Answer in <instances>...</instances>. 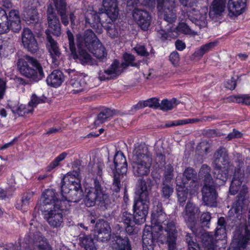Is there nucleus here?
<instances>
[{
    "label": "nucleus",
    "instance_id": "nucleus-26",
    "mask_svg": "<svg viewBox=\"0 0 250 250\" xmlns=\"http://www.w3.org/2000/svg\"><path fill=\"white\" fill-rule=\"evenodd\" d=\"M116 20H112L109 18L106 20V22H104L102 25L106 31L108 35L111 38H118L121 34V28L120 26L114 22Z\"/></svg>",
    "mask_w": 250,
    "mask_h": 250
},
{
    "label": "nucleus",
    "instance_id": "nucleus-56",
    "mask_svg": "<svg viewBox=\"0 0 250 250\" xmlns=\"http://www.w3.org/2000/svg\"><path fill=\"white\" fill-rule=\"evenodd\" d=\"M173 171L174 169L172 165H167L164 173V178L162 182H171L174 176Z\"/></svg>",
    "mask_w": 250,
    "mask_h": 250
},
{
    "label": "nucleus",
    "instance_id": "nucleus-10",
    "mask_svg": "<svg viewBox=\"0 0 250 250\" xmlns=\"http://www.w3.org/2000/svg\"><path fill=\"white\" fill-rule=\"evenodd\" d=\"M245 177V173L244 169V163L243 161H239L238 164L235 169L234 173L233 175V179L231 181L230 186L229 187V191L231 195L236 194L239 190L240 193L243 187L245 186L248 189L247 187L245 185H243L241 187L242 182L244 181ZM248 191L247 192V194ZM246 195H245V196ZM246 200L245 201V202Z\"/></svg>",
    "mask_w": 250,
    "mask_h": 250
},
{
    "label": "nucleus",
    "instance_id": "nucleus-55",
    "mask_svg": "<svg viewBox=\"0 0 250 250\" xmlns=\"http://www.w3.org/2000/svg\"><path fill=\"white\" fill-rule=\"evenodd\" d=\"M14 186H10L5 188H0V198L3 199L11 196L15 191Z\"/></svg>",
    "mask_w": 250,
    "mask_h": 250
},
{
    "label": "nucleus",
    "instance_id": "nucleus-64",
    "mask_svg": "<svg viewBox=\"0 0 250 250\" xmlns=\"http://www.w3.org/2000/svg\"><path fill=\"white\" fill-rule=\"evenodd\" d=\"M124 180V178L117 176H114V179L112 186V189L116 192L120 191L121 185V182Z\"/></svg>",
    "mask_w": 250,
    "mask_h": 250
},
{
    "label": "nucleus",
    "instance_id": "nucleus-27",
    "mask_svg": "<svg viewBox=\"0 0 250 250\" xmlns=\"http://www.w3.org/2000/svg\"><path fill=\"white\" fill-rule=\"evenodd\" d=\"M79 241L82 247L85 250H97L96 244L97 239H95L94 235L81 234Z\"/></svg>",
    "mask_w": 250,
    "mask_h": 250
},
{
    "label": "nucleus",
    "instance_id": "nucleus-1",
    "mask_svg": "<svg viewBox=\"0 0 250 250\" xmlns=\"http://www.w3.org/2000/svg\"><path fill=\"white\" fill-rule=\"evenodd\" d=\"M151 214V226L146 227L142 236L143 250H153L158 241H165L168 250H176L178 231L173 221H167V216L164 212L162 203L154 201Z\"/></svg>",
    "mask_w": 250,
    "mask_h": 250
},
{
    "label": "nucleus",
    "instance_id": "nucleus-34",
    "mask_svg": "<svg viewBox=\"0 0 250 250\" xmlns=\"http://www.w3.org/2000/svg\"><path fill=\"white\" fill-rule=\"evenodd\" d=\"M24 19L28 24L37 23L39 16L37 10L35 8H29L24 13Z\"/></svg>",
    "mask_w": 250,
    "mask_h": 250
},
{
    "label": "nucleus",
    "instance_id": "nucleus-60",
    "mask_svg": "<svg viewBox=\"0 0 250 250\" xmlns=\"http://www.w3.org/2000/svg\"><path fill=\"white\" fill-rule=\"evenodd\" d=\"M210 148V144L207 141H203L199 144L197 149L202 155H206L209 152Z\"/></svg>",
    "mask_w": 250,
    "mask_h": 250
},
{
    "label": "nucleus",
    "instance_id": "nucleus-28",
    "mask_svg": "<svg viewBox=\"0 0 250 250\" xmlns=\"http://www.w3.org/2000/svg\"><path fill=\"white\" fill-rule=\"evenodd\" d=\"M63 81V74L59 70H53L46 79L47 83L48 85L55 87H57L61 85Z\"/></svg>",
    "mask_w": 250,
    "mask_h": 250
},
{
    "label": "nucleus",
    "instance_id": "nucleus-11",
    "mask_svg": "<svg viewBox=\"0 0 250 250\" xmlns=\"http://www.w3.org/2000/svg\"><path fill=\"white\" fill-rule=\"evenodd\" d=\"M66 206H54V208H51L44 211V217L49 225L53 228H58L61 226L63 223L62 210H66Z\"/></svg>",
    "mask_w": 250,
    "mask_h": 250
},
{
    "label": "nucleus",
    "instance_id": "nucleus-51",
    "mask_svg": "<svg viewBox=\"0 0 250 250\" xmlns=\"http://www.w3.org/2000/svg\"><path fill=\"white\" fill-rule=\"evenodd\" d=\"M80 169L79 168H78L76 170H73L72 172H69L67 173V175L63 176L62 181H65L67 180V183H69V179H71V180H73V181H76L77 179H78L79 181H81L80 179Z\"/></svg>",
    "mask_w": 250,
    "mask_h": 250
},
{
    "label": "nucleus",
    "instance_id": "nucleus-3",
    "mask_svg": "<svg viewBox=\"0 0 250 250\" xmlns=\"http://www.w3.org/2000/svg\"><path fill=\"white\" fill-rule=\"evenodd\" d=\"M150 182V179H147V181L144 179H140L138 181L133 204V222L136 224L140 225L146 221L148 212V183Z\"/></svg>",
    "mask_w": 250,
    "mask_h": 250
},
{
    "label": "nucleus",
    "instance_id": "nucleus-47",
    "mask_svg": "<svg viewBox=\"0 0 250 250\" xmlns=\"http://www.w3.org/2000/svg\"><path fill=\"white\" fill-rule=\"evenodd\" d=\"M114 167L127 165L126 158L122 152L119 151L115 154L114 158Z\"/></svg>",
    "mask_w": 250,
    "mask_h": 250
},
{
    "label": "nucleus",
    "instance_id": "nucleus-37",
    "mask_svg": "<svg viewBox=\"0 0 250 250\" xmlns=\"http://www.w3.org/2000/svg\"><path fill=\"white\" fill-rule=\"evenodd\" d=\"M174 192V188L170 182H162L161 187L162 198L165 200H169Z\"/></svg>",
    "mask_w": 250,
    "mask_h": 250
},
{
    "label": "nucleus",
    "instance_id": "nucleus-58",
    "mask_svg": "<svg viewBox=\"0 0 250 250\" xmlns=\"http://www.w3.org/2000/svg\"><path fill=\"white\" fill-rule=\"evenodd\" d=\"M115 171L113 172L114 176L120 177L124 178L126 176L127 171V165L119 166V167H114Z\"/></svg>",
    "mask_w": 250,
    "mask_h": 250
},
{
    "label": "nucleus",
    "instance_id": "nucleus-44",
    "mask_svg": "<svg viewBox=\"0 0 250 250\" xmlns=\"http://www.w3.org/2000/svg\"><path fill=\"white\" fill-rule=\"evenodd\" d=\"M111 231L109 223L104 219H99L97 221L95 227V232Z\"/></svg>",
    "mask_w": 250,
    "mask_h": 250
},
{
    "label": "nucleus",
    "instance_id": "nucleus-17",
    "mask_svg": "<svg viewBox=\"0 0 250 250\" xmlns=\"http://www.w3.org/2000/svg\"><path fill=\"white\" fill-rule=\"evenodd\" d=\"M22 42L28 51L36 53L38 49V43L32 31L29 28H24L21 34Z\"/></svg>",
    "mask_w": 250,
    "mask_h": 250
},
{
    "label": "nucleus",
    "instance_id": "nucleus-4",
    "mask_svg": "<svg viewBox=\"0 0 250 250\" xmlns=\"http://www.w3.org/2000/svg\"><path fill=\"white\" fill-rule=\"evenodd\" d=\"M84 203L87 207L97 205L101 209L105 210L112 207L114 201L106 193L105 188L102 186L97 178H95L92 187L87 193Z\"/></svg>",
    "mask_w": 250,
    "mask_h": 250
},
{
    "label": "nucleus",
    "instance_id": "nucleus-7",
    "mask_svg": "<svg viewBox=\"0 0 250 250\" xmlns=\"http://www.w3.org/2000/svg\"><path fill=\"white\" fill-rule=\"evenodd\" d=\"M67 181H62L61 186L62 201L64 206L65 202L68 204L70 202L78 203L83 197V192L82 189L81 181L77 179L76 181H73L69 179V183Z\"/></svg>",
    "mask_w": 250,
    "mask_h": 250
},
{
    "label": "nucleus",
    "instance_id": "nucleus-45",
    "mask_svg": "<svg viewBox=\"0 0 250 250\" xmlns=\"http://www.w3.org/2000/svg\"><path fill=\"white\" fill-rule=\"evenodd\" d=\"M215 44L216 43L215 42H211L201 46L200 49L194 52V56L197 57H202L204 54L213 48Z\"/></svg>",
    "mask_w": 250,
    "mask_h": 250
},
{
    "label": "nucleus",
    "instance_id": "nucleus-13",
    "mask_svg": "<svg viewBox=\"0 0 250 250\" xmlns=\"http://www.w3.org/2000/svg\"><path fill=\"white\" fill-rule=\"evenodd\" d=\"M57 194L53 189H47L42 194L41 199L42 203L41 204V210L46 211L51 208H54V206H63L64 201L59 200L57 197Z\"/></svg>",
    "mask_w": 250,
    "mask_h": 250
},
{
    "label": "nucleus",
    "instance_id": "nucleus-38",
    "mask_svg": "<svg viewBox=\"0 0 250 250\" xmlns=\"http://www.w3.org/2000/svg\"><path fill=\"white\" fill-rule=\"evenodd\" d=\"M230 168L214 169L216 171L213 173L214 177L219 181V184L216 182V184L223 185L225 183L229 177V170Z\"/></svg>",
    "mask_w": 250,
    "mask_h": 250
},
{
    "label": "nucleus",
    "instance_id": "nucleus-36",
    "mask_svg": "<svg viewBox=\"0 0 250 250\" xmlns=\"http://www.w3.org/2000/svg\"><path fill=\"white\" fill-rule=\"evenodd\" d=\"M85 84L84 80L80 79L77 76H75L73 78L71 79L68 83V85L71 87L74 93L82 91Z\"/></svg>",
    "mask_w": 250,
    "mask_h": 250
},
{
    "label": "nucleus",
    "instance_id": "nucleus-61",
    "mask_svg": "<svg viewBox=\"0 0 250 250\" xmlns=\"http://www.w3.org/2000/svg\"><path fill=\"white\" fill-rule=\"evenodd\" d=\"M199 185L197 180L190 181L188 186L185 187V189L188 190L190 195H195L197 193Z\"/></svg>",
    "mask_w": 250,
    "mask_h": 250
},
{
    "label": "nucleus",
    "instance_id": "nucleus-31",
    "mask_svg": "<svg viewBox=\"0 0 250 250\" xmlns=\"http://www.w3.org/2000/svg\"><path fill=\"white\" fill-rule=\"evenodd\" d=\"M200 241L204 247V250H215L216 240L212 235L208 232L202 233L200 237Z\"/></svg>",
    "mask_w": 250,
    "mask_h": 250
},
{
    "label": "nucleus",
    "instance_id": "nucleus-39",
    "mask_svg": "<svg viewBox=\"0 0 250 250\" xmlns=\"http://www.w3.org/2000/svg\"><path fill=\"white\" fill-rule=\"evenodd\" d=\"M12 112L19 116H22L33 111V108L28 104L27 105L21 104L11 107Z\"/></svg>",
    "mask_w": 250,
    "mask_h": 250
},
{
    "label": "nucleus",
    "instance_id": "nucleus-15",
    "mask_svg": "<svg viewBox=\"0 0 250 250\" xmlns=\"http://www.w3.org/2000/svg\"><path fill=\"white\" fill-rule=\"evenodd\" d=\"M212 164L214 169L230 168L231 164L228 151L225 147L221 146L215 151Z\"/></svg>",
    "mask_w": 250,
    "mask_h": 250
},
{
    "label": "nucleus",
    "instance_id": "nucleus-46",
    "mask_svg": "<svg viewBox=\"0 0 250 250\" xmlns=\"http://www.w3.org/2000/svg\"><path fill=\"white\" fill-rule=\"evenodd\" d=\"M229 99L233 102L250 105V96L248 95L230 96L229 97Z\"/></svg>",
    "mask_w": 250,
    "mask_h": 250
},
{
    "label": "nucleus",
    "instance_id": "nucleus-48",
    "mask_svg": "<svg viewBox=\"0 0 250 250\" xmlns=\"http://www.w3.org/2000/svg\"><path fill=\"white\" fill-rule=\"evenodd\" d=\"M193 235L187 233L185 236V239L188 244V250H200L199 245L194 241L195 239Z\"/></svg>",
    "mask_w": 250,
    "mask_h": 250
},
{
    "label": "nucleus",
    "instance_id": "nucleus-23",
    "mask_svg": "<svg viewBox=\"0 0 250 250\" xmlns=\"http://www.w3.org/2000/svg\"><path fill=\"white\" fill-rule=\"evenodd\" d=\"M188 18L189 21L200 27L205 26L207 24V12H201L194 8L187 12Z\"/></svg>",
    "mask_w": 250,
    "mask_h": 250
},
{
    "label": "nucleus",
    "instance_id": "nucleus-16",
    "mask_svg": "<svg viewBox=\"0 0 250 250\" xmlns=\"http://www.w3.org/2000/svg\"><path fill=\"white\" fill-rule=\"evenodd\" d=\"M202 200L205 204L210 207L217 206V193L214 184H204L202 189Z\"/></svg>",
    "mask_w": 250,
    "mask_h": 250
},
{
    "label": "nucleus",
    "instance_id": "nucleus-6",
    "mask_svg": "<svg viewBox=\"0 0 250 250\" xmlns=\"http://www.w3.org/2000/svg\"><path fill=\"white\" fill-rule=\"evenodd\" d=\"M17 67L21 74L31 81L38 82L44 77L41 64L36 59L28 55L19 59Z\"/></svg>",
    "mask_w": 250,
    "mask_h": 250
},
{
    "label": "nucleus",
    "instance_id": "nucleus-49",
    "mask_svg": "<svg viewBox=\"0 0 250 250\" xmlns=\"http://www.w3.org/2000/svg\"><path fill=\"white\" fill-rule=\"evenodd\" d=\"M67 156L66 152H63L60 154L58 157H57L54 161H53L46 167V170L47 171H51L52 169L55 168L58 166H59L60 162L64 159Z\"/></svg>",
    "mask_w": 250,
    "mask_h": 250
},
{
    "label": "nucleus",
    "instance_id": "nucleus-40",
    "mask_svg": "<svg viewBox=\"0 0 250 250\" xmlns=\"http://www.w3.org/2000/svg\"><path fill=\"white\" fill-rule=\"evenodd\" d=\"M178 202L180 206L183 207L188 199V190L185 189V183L184 186H180L176 188Z\"/></svg>",
    "mask_w": 250,
    "mask_h": 250
},
{
    "label": "nucleus",
    "instance_id": "nucleus-24",
    "mask_svg": "<svg viewBox=\"0 0 250 250\" xmlns=\"http://www.w3.org/2000/svg\"><path fill=\"white\" fill-rule=\"evenodd\" d=\"M103 4L107 17L112 20H116L119 16L117 0H103Z\"/></svg>",
    "mask_w": 250,
    "mask_h": 250
},
{
    "label": "nucleus",
    "instance_id": "nucleus-22",
    "mask_svg": "<svg viewBox=\"0 0 250 250\" xmlns=\"http://www.w3.org/2000/svg\"><path fill=\"white\" fill-rule=\"evenodd\" d=\"M246 1L247 0H229L228 4L229 15L232 17L241 14L244 12Z\"/></svg>",
    "mask_w": 250,
    "mask_h": 250
},
{
    "label": "nucleus",
    "instance_id": "nucleus-59",
    "mask_svg": "<svg viewBox=\"0 0 250 250\" xmlns=\"http://www.w3.org/2000/svg\"><path fill=\"white\" fill-rule=\"evenodd\" d=\"M144 104L145 107L148 106L151 108L157 109L159 108L160 106L159 100L156 98H151L147 100L144 101Z\"/></svg>",
    "mask_w": 250,
    "mask_h": 250
},
{
    "label": "nucleus",
    "instance_id": "nucleus-12",
    "mask_svg": "<svg viewBox=\"0 0 250 250\" xmlns=\"http://www.w3.org/2000/svg\"><path fill=\"white\" fill-rule=\"evenodd\" d=\"M200 213L199 207L190 201H188L182 212V216L188 226L192 229Z\"/></svg>",
    "mask_w": 250,
    "mask_h": 250
},
{
    "label": "nucleus",
    "instance_id": "nucleus-62",
    "mask_svg": "<svg viewBox=\"0 0 250 250\" xmlns=\"http://www.w3.org/2000/svg\"><path fill=\"white\" fill-rule=\"evenodd\" d=\"M176 30L178 32L185 34H191L192 30L188 24L185 22H180L176 27Z\"/></svg>",
    "mask_w": 250,
    "mask_h": 250
},
{
    "label": "nucleus",
    "instance_id": "nucleus-8",
    "mask_svg": "<svg viewBox=\"0 0 250 250\" xmlns=\"http://www.w3.org/2000/svg\"><path fill=\"white\" fill-rule=\"evenodd\" d=\"M67 35L71 57L83 65H92L93 64L92 58L86 51V48L78 46V51H77L74 43V36L70 30L67 31Z\"/></svg>",
    "mask_w": 250,
    "mask_h": 250
},
{
    "label": "nucleus",
    "instance_id": "nucleus-21",
    "mask_svg": "<svg viewBox=\"0 0 250 250\" xmlns=\"http://www.w3.org/2000/svg\"><path fill=\"white\" fill-rule=\"evenodd\" d=\"M86 26H90L98 34L103 32L102 25L101 23V18L99 15L95 12H88L85 16Z\"/></svg>",
    "mask_w": 250,
    "mask_h": 250
},
{
    "label": "nucleus",
    "instance_id": "nucleus-50",
    "mask_svg": "<svg viewBox=\"0 0 250 250\" xmlns=\"http://www.w3.org/2000/svg\"><path fill=\"white\" fill-rule=\"evenodd\" d=\"M250 235L247 234L246 236L241 238L237 243V246L240 249L244 250H250Z\"/></svg>",
    "mask_w": 250,
    "mask_h": 250
},
{
    "label": "nucleus",
    "instance_id": "nucleus-33",
    "mask_svg": "<svg viewBox=\"0 0 250 250\" xmlns=\"http://www.w3.org/2000/svg\"><path fill=\"white\" fill-rule=\"evenodd\" d=\"M46 16L48 26L51 25L52 24L53 25L61 24L59 18L51 4L47 5Z\"/></svg>",
    "mask_w": 250,
    "mask_h": 250
},
{
    "label": "nucleus",
    "instance_id": "nucleus-57",
    "mask_svg": "<svg viewBox=\"0 0 250 250\" xmlns=\"http://www.w3.org/2000/svg\"><path fill=\"white\" fill-rule=\"evenodd\" d=\"M34 192H26L22 194L21 202L22 207H26L29 205L30 202L32 201Z\"/></svg>",
    "mask_w": 250,
    "mask_h": 250
},
{
    "label": "nucleus",
    "instance_id": "nucleus-54",
    "mask_svg": "<svg viewBox=\"0 0 250 250\" xmlns=\"http://www.w3.org/2000/svg\"><path fill=\"white\" fill-rule=\"evenodd\" d=\"M111 231H100L95 232V236H96V239L99 241L103 242H107L111 237Z\"/></svg>",
    "mask_w": 250,
    "mask_h": 250
},
{
    "label": "nucleus",
    "instance_id": "nucleus-52",
    "mask_svg": "<svg viewBox=\"0 0 250 250\" xmlns=\"http://www.w3.org/2000/svg\"><path fill=\"white\" fill-rule=\"evenodd\" d=\"M183 176L188 180L191 181H196L197 179V172L192 167L187 168L183 172Z\"/></svg>",
    "mask_w": 250,
    "mask_h": 250
},
{
    "label": "nucleus",
    "instance_id": "nucleus-9",
    "mask_svg": "<svg viewBox=\"0 0 250 250\" xmlns=\"http://www.w3.org/2000/svg\"><path fill=\"white\" fill-rule=\"evenodd\" d=\"M159 11H162L164 20L169 23L175 22L177 20L175 0H157Z\"/></svg>",
    "mask_w": 250,
    "mask_h": 250
},
{
    "label": "nucleus",
    "instance_id": "nucleus-53",
    "mask_svg": "<svg viewBox=\"0 0 250 250\" xmlns=\"http://www.w3.org/2000/svg\"><path fill=\"white\" fill-rule=\"evenodd\" d=\"M119 220L125 225L131 224V222H133V215L127 211H125L120 214Z\"/></svg>",
    "mask_w": 250,
    "mask_h": 250
},
{
    "label": "nucleus",
    "instance_id": "nucleus-5",
    "mask_svg": "<svg viewBox=\"0 0 250 250\" xmlns=\"http://www.w3.org/2000/svg\"><path fill=\"white\" fill-rule=\"evenodd\" d=\"M152 163V155L147 146L140 145L135 148L132 165L133 173L136 176L147 175L150 172Z\"/></svg>",
    "mask_w": 250,
    "mask_h": 250
},
{
    "label": "nucleus",
    "instance_id": "nucleus-19",
    "mask_svg": "<svg viewBox=\"0 0 250 250\" xmlns=\"http://www.w3.org/2000/svg\"><path fill=\"white\" fill-rule=\"evenodd\" d=\"M133 17L143 30H148L150 25L151 17L147 11L136 8L133 10Z\"/></svg>",
    "mask_w": 250,
    "mask_h": 250
},
{
    "label": "nucleus",
    "instance_id": "nucleus-20",
    "mask_svg": "<svg viewBox=\"0 0 250 250\" xmlns=\"http://www.w3.org/2000/svg\"><path fill=\"white\" fill-rule=\"evenodd\" d=\"M46 34V47L52 59V62L56 63L61 57V50L57 42L53 39L50 35L47 33Z\"/></svg>",
    "mask_w": 250,
    "mask_h": 250
},
{
    "label": "nucleus",
    "instance_id": "nucleus-43",
    "mask_svg": "<svg viewBox=\"0 0 250 250\" xmlns=\"http://www.w3.org/2000/svg\"><path fill=\"white\" fill-rule=\"evenodd\" d=\"M177 104V100L175 98L171 100L164 99L160 103L159 108L163 111H167L173 109Z\"/></svg>",
    "mask_w": 250,
    "mask_h": 250
},
{
    "label": "nucleus",
    "instance_id": "nucleus-14",
    "mask_svg": "<svg viewBox=\"0 0 250 250\" xmlns=\"http://www.w3.org/2000/svg\"><path fill=\"white\" fill-rule=\"evenodd\" d=\"M58 14L60 16L61 22L64 26H67L69 20L71 25L75 24L76 16L74 12H67L66 0H53Z\"/></svg>",
    "mask_w": 250,
    "mask_h": 250
},
{
    "label": "nucleus",
    "instance_id": "nucleus-41",
    "mask_svg": "<svg viewBox=\"0 0 250 250\" xmlns=\"http://www.w3.org/2000/svg\"><path fill=\"white\" fill-rule=\"evenodd\" d=\"M114 114V111L110 108L103 109L97 115V120L95 123L103 124L108 118L112 117Z\"/></svg>",
    "mask_w": 250,
    "mask_h": 250
},
{
    "label": "nucleus",
    "instance_id": "nucleus-30",
    "mask_svg": "<svg viewBox=\"0 0 250 250\" xmlns=\"http://www.w3.org/2000/svg\"><path fill=\"white\" fill-rule=\"evenodd\" d=\"M226 2V0H214L209 12V17L214 18L220 16L224 11Z\"/></svg>",
    "mask_w": 250,
    "mask_h": 250
},
{
    "label": "nucleus",
    "instance_id": "nucleus-32",
    "mask_svg": "<svg viewBox=\"0 0 250 250\" xmlns=\"http://www.w3.org/2000/svg\"><path fill=\"white\" fill-rule=\"evenodd\" d=\"M211 168L206 164L202 166L199 172V176L202 179L204 184L208 185L214 184L213 180L210 174Z\"/></svg>",
    "mask_w": 250,
    "mask_h": 250
},
{
    "label": "nucleus",
    "instance_id": "nucleus-25",
    "mask_svg": "<svg viewBox=\"0 0 250 250\" xmlns=\"http://www.w3.org/2000/svg\"><path fill=\"white\" fill-rule=\"evenodd\" d=\"M8 21L11 30L13 32H18L21 29V21L19 10L12 9L9 12Z\"/></svg>",
    "mask_w": 250,
    "mask_h": 250
},
{
    "label": "nucleus",
    "instance_id": "nucleus-63",
    "mask_svg": "<svg viewBox=\"0 0 250 250\" xmlns=\"http://www.w3.org/2000/svg\"><path fill=\"white\" fill-rule=\"evenodd\" d=\"M36 236L38 237L37 241L39 243L38 245H37V247L41 250H45L48 247L47 243L44 240V239L46 240V239L42 236L40 232H37Z\"/></svg>",
    "mask_w": 250,
    "mask_h": 250
},
{
    "label": "nucleus",
    "instance_id": "nucleus-18",
    "mask_svg": "<svg viewBox=\"0 0 250 250\" xmlns=\"http://www.w3.org/2000/svg\"><path fill=\"white\" fill-rule=\"evenodd\" d=\"M99 40L91 29L86 30L83 36L77 38V46L86 48L87 50L97 44Z\"/></svg>",
    "mask_w": 250,
    "mask_h": 250
},
{
    "label": "nucleus",
    "instance_id": "nucleus-35",
    "mask_svg": "<svg viewBox=\"0 0 250 250\" xmlns=\"http://www.w3.org/2000/svg\"><path fill=\"white\" fill-rule=\"evenodd\" d=\"M88 51L99 59H103L107 55L106 50L100 41L97 43V44L93 46L92 48H90Z\"/></svg>",
    "mask_w": 250,
    "mask_h": 250
},
{
    "label": "nucleus",
    "instance_id": "nucleus-42",
    "mask_svg": "<svg viewBox=\"0 0 250 250\" xmlns=\"http://www.w3.org/2000/svg\"><path fill=\"white\" fill-rule=\"evenodd\" d=\"M124 59L125 62H123L121 64L122 67H123L124 69L126 68L128 66L136 67L138 68L139 67V63L134 62L135 58L133 55L131 54L125 53L124 55Z\"/></svg>",
    "mask_w": 250,
    "mask_h": 250
},
{
    "label": "nucleus",
    "instance_id": "nucleus-29",
    "mask_svg": "<svg viewBox=\"0 0 250 250\" xmlns=\"http://www.w3.org/2000/svg\"><path fill=\"white\" fill-rule=\"evenodd\" d=\"M112 245L115 250H131L130 241L126 237L116 236L114 238Z\"/></svg>",
    "mask_w": 250,
    "mask_h": 250
},
{
    "label": "nucleus",
    "instance_id": "nucleus-2",
    "mask_svg": "<svg viewBox=\"0 0 250 250\" xmlns=\"http://www.w3.org/2000/svg\"><path fill=\"white\" fill-rule=\"evenodd\" d=\"M247 192V188L243 186L229 211V218L227 220L223 217L218 218L215 233L216 239H225L227 237V227L229 226L233 227L234 224L238 223V221L241 219L242 208L245 203V195Z\"/></svg>",
    "mask_w": 250,
    "mask_h": 250
}]
</instances>
